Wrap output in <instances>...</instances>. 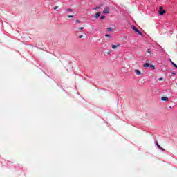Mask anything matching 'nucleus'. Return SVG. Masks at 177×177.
Segmentation results:
<instances>
[{
	"label": "nucleus",
	"instance_id": "obj_22",
	"mask_svg": "<svg viewBox=\"0 0 177 177\" xmlns=\"http://www.w3.org/2000/svg\"><path fill=\"white\" fill-rule=\"evenodd\" d=\"M84 37V35H81L79 36V38H82Z\"/></svg>",
	"mask_w": 177,
	"mask_h": 177
},
{
	"label": "nucleus",
	"instance_id": "obj_13",
	"mask_svg": "<svg viewBox=\"0 0 177 177\" xmlns=\"http://www.w3.org/2000/svg\"><path fill=\"white\" fill-rule=\"evenodd\" d=\"M149 67L151 68V70H154V68H156V66H154V65H149Z\"/></svg>",
	"mask_w": 177,
	"mask_h": 177
},
{
	"label": "nucleus",
	"instance_id": "obj_4",
	"mask_svg": "<svg viewBox=\"0 0 177 177\" xmlns=\"http://www.w3.org/2000/svg\"><path fill=\"white\" fill-rule=\"evenodd\" d=\"M156 146L158 147V149H160V150H162V151L165 150L164 148H162L161 145H160L157 142H156Z\"/></svg>",
	"mask_w": 177,
	"mask_h": 177
},
{
	"label": "nucleus",
	"instance_id": "obj_9",
	"mask_svg": "<svg viewBox=\"0 0 177 177\" xmlns=\"http://www.w3.org/2000/svg\"><path fill=\"white\" fill-rule=\"evenodd\" d=\"M119 46H120V45H115V44H113V45H112V49H117L118 47H119Z\"/></svg>",
	"mask_w": 177,
	"mask_h": 177
},
{
	"label": "nucleus",
	"instance_id": "obj_15",
	"mask_svg": "<svg viewBox=\"0 0 177 177\" xmlns=\"http://www.w3.org/2000/svg\"><path fill=\"white\" fill-rule=\"evenodd\" d=\"M107 30L111 32L113 31V28H108Z\"/></svg>",
	"mask_w": 177,
	"mask_h": 177
},
{
	"label": "nucleus",
	"instance_id": "obj_20",
	"mask_svg": "<svg viewBox=\"0 0 177 177\" xmlns=\"http://www.w3.org/2000/svg\"><path fill=\"white\" fill-rule=\"evenodd\" d=\"M163 80H164V78H162V77H160V78H159V80H160V81H162Z\"/></svg>",
	"mask_w": 177,
	"mask_h": 177
},
{
	"label": "nucleus",
	"instance_id": "obj_16",
	"mask_svg": "<svg viewBox=\"0 0 177 177\" xmlns=\"http://www.w3.org/2000/svg\"><path fill=\"white\" fill-rule=\"evenodd\" d=\"M68 19H71V18L74 17V16H73V15H68Z\"/></svg>",
	"mask_w": 177,
	"mask_h": 177
},
{
	"label": "nucleus",
	"instance_id": "obj_14",
	"mask_svg": "<svg viewBox=\"0 0 177 177\" xmlns=\"http://www.w3.org/2000/svg\"><path fill=\"white\" fill-rule=\"evenodd\" d=\"M170 62L171 63L172 66H174V67H175V66H177L175 63H174V62H172V60H170Z\"/></svg>",
	"mask_w": 177,
	"mask_h": 177
},
{
	"label": "nucleus",
	"instance_id": "obj_3",
	"mask_svg": "<svg viewBox=\"0 0 177 177\" xmlns=\"http://www.w3.org/2000/svg\"><path fill=\"white\" fill-rule=\"evenodd\" d=\"M132 30H134L136 32H138L139 35H142V32L139 31V29L136 28L135 26H131Z\"/></svg>",
	"mask_w": 177,
	"mask_h": 177
},
{
	"label": "nucleus",
	"instance_id": "obj_11",
	"mask_svg": "<svg viewBox=\"0 0 177 177\" xmlns=\"http://www.w3.org/2000/svg\"><path fill=\"white\" fill-rule=\"evenodd\" d=\"M147 53H148V55H147V56H150V55H151V50L148 49V50H147Z\"/></svg>",
	"mask_w": 177,
	"mask_h": 177
},
{
	"label": "nucleus",
	"instance_id": "obj_19",
	"mask_svg": "<svg viewBox=\"0 0 177 177\" xmlns=\"http://www.w3.org/2000/svg\"><path fill=\"white\" fill-rule=\"evenodd\" d=\"M54 9H55V10L59 9V6H55V7H54Z\"/></svg>",
	"mask_w": 177,
	"mask_h": 177
},
{
	"label": "nucleus",
	"instance_id": "obj_18",
	"mask_svg": "<svg viewBox=\"0 0 177 177\" xmlns=\"http://www.w3.org/2000/svg\"><path fill=\"white\" fill-rule=\"evenodd\" d=\"M104 17H105L104 15L101 16L100 17L101 20H103V19H104Z\"/></svg>",
	"mask_w": 177,
	"mask_h": 177
},
{
	"label": "nucleus",
	"instance_id": "obj_6",
	"mask_svg": "<svg viewBox=\"0 0 177 177\" xmlns=\"http://www.w3.org/2000/svg\"><path fill=\"white\" fill-rule=\"evenodd\" d=\"M161 100H162V102H168V97H162L161 98Z\"/></svg>",
	"mask_w": 177,
	"mask_h": 177
},
{
	"label": "nucleus",
	"instance_id": "obj_23",
	"mask_svg": "<svg viewBox=\"0 0 177 177\" xmlns=\"http://www.w3.org/2000/svg\"><path fill=\"white\" fill-rule=\"evenodd\" d=\"M75 23H80V20L77 19V20L75 21Z\"/></svg>",
	"mask_w": 177,
	"mask_h": 177
},
{
	"label": "nucleus",
	"instance_id": "obj_25",
	"mask_svg": "<svg viewBox=\"0 0 177 177\" xmlns=\"http://www.w3.org/2000/svg\"><path fill=\"white\" fill-rule=\"evenodd\" d=\"M171 74H172L173 75H175V73H171Z\"/></svg>",
	"mask_w": 177,
	"mask_h": 177
},
{
	"label": "nucleus",
	"instance_id": "obj_8",
	"mask_svg": "<svg viewBox=\"0 0 177 177\" xmlns=\"http://www.w3.org/2000/svg\"><path fill=\"white\" fill-rule=\"evenodd\" d=\"M100 17V12H97L94 16L95 19H99Z\"/></svg>",
	"mask_w": 177,
	"mask_h": 177
},
{
	"label": "nucleus",
	"instance_id": "obj_17",
	"mask_svg": "<svg viewBox=\"0 0 177 177\" xmlns=\"http://www.w3.org/2000/svg\"><path fill=\"white\" fill-rule=\"evenodd\" d=\"M105 37H106V38H110V37H111L110 35H105Z\"/></svg>",
	"mask_w": 177,
	"mask_h": 177
},
{
	"label": "nucleus",
	"instance_id": "obj_7",
	"mask_svg": "<svg viewBox=\"0 0 177 177\" xmlns=\"http://www.w3.org/2000/svg\"><path fill=\"white\" fill-rule=\"evenodd\" d=\"M103 6V4H100L99 6H96L93 8L94 10H97V9H100V7Z\"/></svg>",
	"mask_w": 177,
	"mask_h": 177
},
{
	"label": "nucleus",
	"instance_id": "obj_21",
	"mask_svg": "<svg viewBox=\"0 0 177 177\" xmlns=\"http://www.w3.org/2000/svg\"><path fill=\"white\" fill-rule=\"evenodd\" d=\"M79 30H84V27H80Z\"/></svg>",
	"mask_w": 177,
	"mask_h": 177
},
{
	"label": "nucleus",
	"instance_id": "obj_26",
	"mask_svg": "<svg viewBox=\"0 0 177 177\" xmlns=\"http://www.w3.org/2000/svg\"><path fill=\"white\" fill-rule=\"evenodd\" d=\"M175 68H177V65H175Z\"/></svg>",
	"mask_w": 177,
	"mask_h": 177
},
{
	"label": "nucleus",
	"instance_id": "obj_24",
	"mask_svg": "<svg viewBox=\"0 0 177 177\" xmlns=\"http://www.w3.org/2000/svg\"><path fill=\"white\" fill-rule=\"evenodd\" d=\"M110 53H111V51H109V52L107 53V55H110Z\"/></svg>",
	"mask_w": 177,
	"mask_h": 177
},
{
	"label": "nucleus",
	"instance_id": "obj_5",
	"mask_svg": "<svg viewBox=\"0 0 177 177\" xmlns=\"http://www.w3.org/2000/svg\"><path fill=\"white\" fill-rule=\"evenodd\" d=\"M136 74H137V75H140L142 74V72H140V71L136 69L135 71Z\"/></svg>",
	"mask_w": 177,
	"mask_h": 177
},
{
	"label": "nucleus",
	"instance_id": "obj_1",
	"mask_svg": "<svg viewBox=\"0 0 177 177\" xmlns=\"http://www.w3.org/2000/svg\"><path fill=\"white\" fill-rule=\"evenodd\" d=\"M165 12H166L165 10L162 9V6L159 7V11H158L159 15H164V13H165Z\"/></svg>",
	"mask_w": 177,
	"mask_h": 177
},
{
	"label": "nucleus",
	"instance_id": "obj_2",
	"mask_svg": "<svg viewBox=\"0 0 177 177\" xmlns=\"http://www.w3.org/2000/svg\"><path fill=\"white\" fill-rule=\"evenodd\" d=\"M103 13L109 15V13H110V8L109 7H105L103 10Z\"/></svg>",
	"mask_w": 177,
	"mask_h": 177
},
{
	"label": "nucleus",
	"instance_id": "obj_10",
	"mask_svg": "<svg viewBox=\"0 0 177 177\" xmlns=\"http://www.w3.org/2000/svg\"><path fill=\"white\" fill-rule=\"evenodd\" d=\"M150 66V64L149 63H145L143 65V67H145V68H147V67H149Z\"/></svg>",
	"mask_w": 177,
	"mask_h": 177
},
{
	"label": "nucleus",
	"instance_id": "obj_12",
	"mask_svg": "<svg viewBox=\"0 0 177 177\" xmlns=\"http://www.w3.org/2000/svg\"><path fill=\"white\" fill-rule=\"evenodd\" d=\"M73 11H74V10L71 9V8H68L66 10V12H73Z\"/></svg>",
	"mask_w": 177,
	"mask_h": 177
}]
</instances>
